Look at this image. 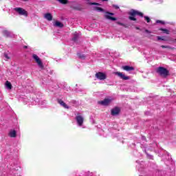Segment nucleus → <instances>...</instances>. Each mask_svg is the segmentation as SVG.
Listing matches in <instances>:
<instances>
[{"mask_svg":"<svg viewBox=\"0 0 176 176\" xmlns=\"http://www.w3.org/2000/svg\"><path fill=\"white\" fill-rule=\"evenodd\" d=\"M113 7L116 9H119V6L116 5H113Z\"/></svg>","mask_w":176,"mask_h":176,"instance_id":"obj_29","label":"nucleus"},{"mask_svg":"<svg viewBox=\"0 0 176 176\" xmlns=\"http://www.w3.org/2000/svg\"><path fill=\"white\" fill-rule=\"evenodd\" d=\"M98 104L104 106L109 105L111 104V99L105 98L104 100L99 101Z\"/></svg>","mask_w":176,"mask_h":176,"instance_id":"obj_10","label":"nucleus"},{"mask_svg":"<svg viewBox=\"0 0 176 176\" xmlns=\"http://www.w3.org/2000/svg\"><path fill=\"white\" fill-rule=\"evenodd\" d=\"M161 47H162V49H170V50H175V47H171L169 45H161Z\"/></svg>","mask_w":176,"mask_h":176,"instance_id":"obj_20","label":"nucleus"},{"mask_svg":"<svg viewBox=\"0 0 176 176\" xmlns=\"http://www.w3.org/2000/svg\"><path fill=\"white\" fill-rule=\"evenodd\" d=\"M32 57H33L34 60H35L36 63L38 64V67H40L43 69V63H42V60H41V58H39V56H38V55L34 54L32 55Z\"/></svg>","mask_w":176,"mask_h":176,"instance_id":"obj_6","label":"nucleus"},{"mask_svg":"<svg viewBox=\"0 0 176 176\" xmlns=\"http://www.w3.org/2000/svg\"><path fill=\"white\" fill-rule=\"evenodd\" d=\"M58 102L60 104V105H61V107H63L65 109H69V107L68 105H67V104L65 102H64V101H63V100L58 99Z\"/></svg>","mask_w":176,"mask_h":176,"instance_id":"obj_12","label":"nucleus"},{"mask_svg":"<svg viewBox=\"0 0 176 176\" xmlns=\"http://www.w3.org/2000/svg\"><path fill=\"white\" fill-rule=\"evenodd\" d=\"M88 5H96V6H101V4L98 3H96V2H89L88 3Z\"/></svg>","mask_w":176,"mask_h":176,"instance_id":"obj_23","label":"nucleus"},{"mask_svg":"<svg viewBox=\"0 0 176 176\" xmlns=\"http://www.w3.org/2000/svg\"><path fill=\"white\" fill-rule=\"evenodd\" d=\"M72 41H74V42L78 41V36L75 35L74 37L72 38Z\"/></svg>","mask_w":176,"mask_h":176,"instance_id":"obj_27","label":"nucleus"},{"mask_svg":"<svg viewBox=\"0 0 176 176\" xmlns=\"http://www.w3.org/2000/svg\"><path fill=\"white\" fill-rule=\"evenodd\" d=\"M44 17L48 21H52V20H53V15H52L51 13H46V14H45Z\"/></svg>","mask_w":176,"mask_h":176,"instance_id":"obj_13","label":"nucleus"},{"mask_svg":"<svg viewBox=\"0 0 176 176\" xmlns=\"http://www.w3.org/2000/svg\"><path fill=\"white\" fill-rule=\"evenodd\" d=\"M23 49H28V47L27 45H24Z\"/></svg>","mask_w":176,"mask_h":176,"instance_id":"obj_31","label":"nucleus"},{"mask_svg":"<svg viewBox=\"0 0 176 176\" xmlns=\"http://www.w3.org/2000/svg\"><path fill=\"white\" fill-rule=\"evenodd\" d=\"M113 74L118 76L120 79H122V80H129L130 79V77L129 76H126L123 72H113Z\"/></svg>","mask_w":176,"mask_h":176,"instance_id":"obj_4","label":"nucleus"},{"mask_svg":"<svg viewBox=\"0 0 176 176\" xmlns=\"http://www.w3.org/2000/svg\"><path fill=\"white\" fill-rule=\"evenodd\" d=\"M122 69H124V71H126L127 72H130V71H134V67L125 65L122 67Z\"/></svg>","mask_w":176,"mask_h":176,"instance_id":"obj_11","label":"nucleus"},{"mask_svg":"<svg viewBox=\"0 0 176 176\" xmlns=\"http://www.w3.org/2000/svg\"><path fill=\"white\" fill-rule=\"evenodd\" d=\"M77 56L78 58H80L81 60H85V58H86V56H85L83 54L77 53Z\"/></svg>","mask_w":176,"mask_h":176,"instance_id":"obj_18","label":"nucleus"},{"mask_svg":"<svg viewBox=\"0 0 176 176\" xmlns=\"http://www.w3.org/2000/svg\"><path fill=\"white\" fill-rule=\"evenodd\" d=\"M174 41L176 42V38Z\"/></svg>","mask_w":176,"mask_h":176,"instance_id":"obj_34","label":"nucleus"},{"mask_svg":"<svg viewBox=\"0 0 176 176\" xmlns=\"http://www.w3.org/2000/svg\"><path fill=\"white\" fill-rule=\"evenodd\" d=\"M6 87H7V89H8L9 90H12V83L10 82H9L8 80H7L6 82Z\"/></svg>","mask_w":176,"mask_h":176,"instance_id":"obj_17","label":"nucleus"},{"mask_svg":"<svg viewBox=\"0 0 176 176\" xmlns=\"http://www.w3.org/2000/svg\"><path fill=\"white\" fill-rule=\"evenodd\" d=\"M96 78L99 79V80H105L107 79V74L105 73H102L101 72H98L95 74Z\"/></svg>","mask_w":176,"mask_h":176,"instance_id":"obj_5","label":"nucleus"},{"mask_svg":"<svg viewBox=\"0 0 176 176\" xmlns=\"http://www.w3.org/2000/svg\"><path fill=\"white\" fill-rule=\"evenodd\" d=\"M94 10H96L98 12H104V8H101L100 7H94Z\"/></svg>","mask_w":176,"mask_h":176,"instance_id":"obj_22","label":"nucleus"},{"mask_svg":"<svg viewBox=\"0 0 176 176\" xmlns=\"http://www.w3.org/2000/svg\"><path fill=\"white\" fill-rule=\"evenodd\" d=\"M159 31H163L164 34H167L168 35V34H170V30H168L167 29L160 28Z\"/></svg>","mask_w":176,"mask_h":176,"instance_id":"obj_21","label":"nucleus"},{"mask_svg":"<svg viewBox=\"0 0 176 176\" xmlns=\"http://www.w3.org/2000/svg\"><path fill=\"white\" fill-rule=\"evenodd\" d=\"M145 32H146L147 34H151V31H149L148 29L145 30Z\"/></svg>","mask_w":176,"mask_h":176,"instance_id":"obj_30","label":"nucleus"},{"mask_svg":"<svg viewBox=\"0 0 176 176\" xmlns=\"http://www.w3.org/2000/svg\"><path fill=\"white\" fill-rule=\"evenodd\" d=\"M4 57H5L6 58H7L8 60H9V59L10 58V57H9V56H8L7 54H4Z\"/></svg>","mask_w":176,"mask_h":176,"instance_id":"obj_28","label":"nucleus"},{"mask_svg":"<svg viewBox=\"0 0 176 176\" xmlns=\"http://www.w3.org/2000/svg\"><path fill=\"white\" fill-rule=\"evenodd\" d=\"M111 16H113V13L107 12L104 15V17L105 19H107V20H111V21H116V18Z\"/></svg>","mask_w":176,"mask_h":176,"instance_id":"obj_9","label":"nucleus"},{"mask_svg":"<svg viewBox=\"0 0 176 176\" xmlns=\"http://www.w3.org/2000/svg\"><path fill=\"white\" fill-rule=\"evenodd\" d=\"M157 41H164V42H167V41H168V38L166 36L161 37L160 36H157Z\"/></svg>","mask_w":176,"mask_h":176,"instance_id":"obj_16","label":"nucleus"},{"mask_svg":"<svg viewBox=\"0 0 176 176\" xmlns=\"http://www.w3.org/2000/svg\"><path fill=\"white\" fill-rule=\"evenodd\" d=\"M8 135L9 137H11V138H16L17 133L16 131L13 130L9 132Z\"/></svg>","mask_w":176,"mask_h":176,"instance_id":"obj_14","label":"nucleus"},{"mask_svg":"<svg viewBox=\"0 0 176 176\" xmlns=\"http://www.w3.org/2000/svg\"><path fill=\"white\" fill-rule=\"evenodd\" d=\"M14 10H15V12L19 13V14H20L21 16H25V17L28 16V12H27V10H24L22 8H14Z\"/></svg>","mask_w":176,"mask_h":176,"instance_id":"obj_3","label":"nucleus"},{"mask_svg":"<svg viewBox=\"0 0 176 176\" xmlns=\"http://www.w3.org/2000/svg\"><path fill=\"white\" fill-rule=\"evenodd\" d=\"M156 72L163 78H166L167 76H168V75H170V72L166 68L163 67H159L156 69Z\"/></svg>","mask_w":176,"mask_h":176,"instance_id":"obj_2","label":"nucleus"},{"mask_svg":"<svg viewBox=\"0 0 176 176\" xmlns=\"http://www.w3.org/2000/svg\"><path fill=\"white\" fill-rule=\"evenodd\" d=\"M54 25V27H58V28H63L64 27V24H63V23L58 21H55Z\"/></svg>","mask_w":176,"mask_h":176,"instance_id":"obj_15","label":"nucleus"},{"mask_svg":"<svg viewBox=\"0 0 176 176\" xmlns=\"http://www.w3.org/2000/svg\"><path fill=\"white\" fill-rule=\"evenodd\" d=\"M144 20H146L147 23H151V18H149V16H144Z\"/></svg>","mask_w":176,"mask_h":176,"instance_id":"obj_26","label":"nucleus"},{"mask_svg":"<svg viewBox=\"0 0 176 176\" xmlns=\"http://www.w3.org/2000/svg\"><path fill=\"white\" fill-rule=\"evenodd\" d=\"M119 113H120V108L118 107H114L111 111V115H112V116H118Z\"/></svg>","mask_w":176,"mask_h":176,"instance_id":"obj_8","label":"nucleus"},{"mask_svg":"<svg viewBox=\"0 0 176 176\" xmlns=\"http://www.w3.org/2000/svg\"><path fill=\"white\" fill-rule=\"evenodd\" d=\"M76 120L78 126H83V122L85 121V118H83V116L80 115L76 116Z\"/></svg>","mask_w":176,"mask_h":176,"instance_id":"obj_7","label":"nucleus"},{"mask_svg":"<svg viewBox=\"0 0 176 176\" xmlns=\"http://www.w3.org/2000/svg\"><path fill=\"white\" fill-rule=\"evenodd\" d=\"M129 19L131 20V21H137V18H135V16L144 17V13L134 9L131 10V11L129 12Z\"/></svg>","mask_w":176,"mask_h":176,"instance_id":"obj_1","label":"nucleus"},{"mask_svg":"<svg viewBox=\"0 0 176 176\" xmlns=\"http://www.w3.org/2000/svg\"><path fill=\"white\" fill-rule=\"evenodd\" d=\"M116 23L118 24V25H122V27H124V28H127L126 25L122 23V22L117 21Z\"/></svg>","mask_w":176,"mask_h":176,"instance_id":"obj_24","label":"nucleus"},{"mask_svg":"<svg viewBox=\"0 0 176 176\" xmlns=\"http://www.w3.org/2000/svg\"><path fill=\"white\" fill-rule=\"evenodd\" d=\"M3 36H6L7 38H8V36H10V32L8 30L3 31Z\"/></svg>","mask_w":176,"mask_h":176,"instance_id":"obj_19","label":"nucleus"},{"mask_svg":"<svg viewBox=\"0 0 176 176\" xmlns=\"http://www.w3.org/2000/svg\"><path fill=\"white\" fill-rule=\"evenodd\" d=\"M156 23L157 24H162V25H164L166 24V23L164 21H160V20H157Z\"/></svg>","mask_w":176,"mask_h":176,"instance_id":"obj_25","label":"nucleus"},{"mask_svg":"<svg viewBox=\"0 0 176 176\" xmlns=\"http://www.w3.org/2000/svg\"><path fill=\"white\" fill-rule=\"evenodd\" d=\"M135 28H136V30H140V28H138V27H136Z\"/></svg>","mask_w":176,"mask_h":176,"instance_id":"obj_33","label":"nucleus"},{"mask_svg":"<svg viewBox=\"0 0 176 176\" xmlns=\"http://www.w3.org/2000/svg\"><path fill=\"white\" fill-rule=\"evenodd\" d=\"M103 2H108V0H102Z\"/></svg>","mask_w":176,"mask_h":176,"instance_id":"obj_32","label":"nucleus"}]
</instances>
